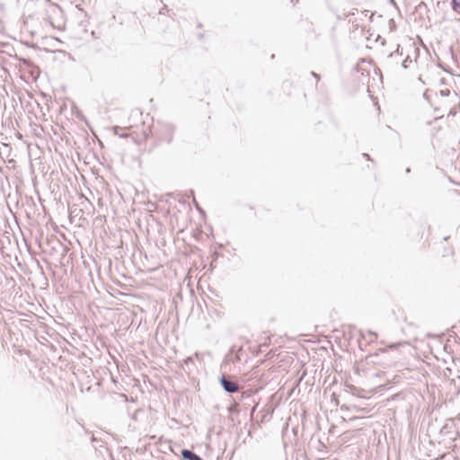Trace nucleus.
I'll list each match as a JSON object with an SVG mask.
<instances>
[{
  "label": "nucleus",
  "mask_w": 460,
  "mask_h": 460,
  "mask_svg": "<svg viewBox=\"0 0 460 460\" xmlns=\"http://www.w3.org/2000/svg\"><path fill=\"white\" fill-rule=\"evenodd\" d=\"M154 119L148 113L134 112L125 128L115 127L114 132L121 137H131L137 143L146 141L152 134Z\"/></svg>",
  "instance_id": "obj_1"
},
{
  "label": "nucleus",
  "mask_w": 460,
  "mask_h": 460,
  "mask_svg": "<svg viewBox=\"0 0 460 460\" xmlns=\"http://www.w3.org/2000/svg\"><path fill=\"white\" fill-rule=\"evenodd\" d=\"M438 104L444 111H447L448 114L456 113V103L457 102L456 94H450L447 91V94L444 95V92H441V97L437 101Z\"/></svg>",
  "instance_id": "obj_2"
},
{
  "label": "nucleus",
  "mask_w": 460,
  "mask_h": 460,
  "mask_svg": "<svg viewBox=\"0 0 460 460\" xmlns=\"http://www.w3.org/2000/svg\"><path fill=\"white\" fill-rule=\"evenodd\" d=\"M49 22L58 30L65 28V21L62 11L56 5H51L48 10Z\"/></svg>",
  "instance_id": "obj_3"
},
{
  "label": "nucleus",
  "mask_w": 460,
  "mask_h": 460,
  "mask_svg": "<svg viewBox=\"0 0 460 460\" xmlns=\"http://www.w3.org/2000/svg\"><path fill=\"white\" fill-rule=\"evenodd\" d=\"M221 384L224 389L229 393H235L238 391V385L234 382L227 380L226 377L221 378Z\"/></svg>",
  "instance_id": "obj_4"
},
{
  "label": "nucleus",
  "mask_w": 460,
  "mask_h": 460,
  "mask_svg": "<svg viewBox=\"0 0 460 460\" xmlns=\"http://www.w3.org/2000/svg\"><path fill=\"white\" fill-rule=\"evenodd\" d=\"M160 135L163 139L171 141L173 135V128L170 125H164L161 128Z\"/></svg>",
  "instance_id": "obj_5"
},
{
  "label": "nucleus",
  "mask_w": 460,
  "mask_h": 460,
  "mask_svg": "<svg viewBox=\"0 0 460 460\" xmlns=\"http://www.w3.org/2000/svg\"><path fill=\"white\" fill-rule=\"evenodd\" d=\"M181 455L184 458L189 460H201L199 456L187 449L182 450Z\"/></svg>",
  "instance_id": "obj_6"
},
{
  "label": "nucleus",
  "mask_w": 460,
  "mask_h": 460,
  "mask_svg": "<svg viewBox=\"0 0 460 460\" xmlns=\"http://www.w3.org/2000/svg\"><path fill=\"white\" fill-rule=\"evenodd\" d=\"M202 460V459H201Z\"/></svg>",
  "instance_id": "obj_7"
}]
</instances>
